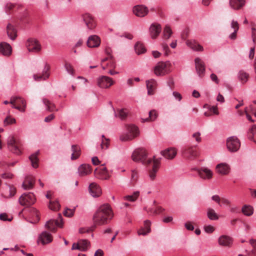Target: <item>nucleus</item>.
<instances>
[{
  "label": "nucleus",
  "instance_id": "1",
  "mask_svg": "<svg viewBox=\"0 0 256 256\" xmlns=\"http://www.w3.org/2000/svg\"><path fill=\"white\" fill-rule=\"evenodd\" d=\"M113 214L108 204L100 206L94 214L92 220L95 226L106 224L112 220Z\"/></svg>",
  "mask_w": 256,
  "mask_h": 256
},
{
  "label": "nucleus",
  "instance_id": "2",
  "mask_svg": "<svg viewBox=\"0 0 256 256\" xmlns=\"http://www.w3.org/2000/svg\"><path fill=\"white\" fill-rule=\"evenodd\" d=\"M147 152L146 150L142 148L136 149L132 155V160L135 162H140L143 164H150L152 160L151 159H148Z\"/></svg>",
  "mask_w": 256,
  "mask_h": 256
},
{
  "label": "nucleus",
  "instance_id": "3",
  "mask_svg": "<svg viewBox=\"0 0 256 256\" xmlns=\"http://www.w3.org/2000/svg\"><path fill=\"white\" fill-rule=\"evenodd\" d=\"M8 146L9 150L14 154L18 155L22 153V142L14 136H10L8 138Z\"/></svg>",
  "mask_w": 256,
  "mask_h": 256
},
{
  "label": "nucleus",
  "instance_id": "4",
  "mask_svg": "<svg viewBox=\"0 0 256 256\" xmlns=\"http://www.w3.org/2000/svg\"><path fill=\"white\" fill-rule=\"evenodd\" d=\"M171 64L169 62H158L154 68V73L157 76H164L170 72Z\"/></svg>",
  "mask_w": 256,
  "mask_h": 256
},
{
  "label": "nucleus",
  "instance_id": "5",
  "mask_svg": "<svg viewBox=\"0 0 256 256\" xmlns=\"http://www.w3.org/2000/svg\"><path fill=\"white\" fill-rule=\"evenodd\" d=\"M36 202L34 195L32 193L24 194L19 198V202L22 206H29Z\"/></svg>",
  "mask_w": 256,
  "mask_h": 256
},
{
  "label": "nucleus",
  "instance_id": "6",
  "mask_svg": "<svg viewBox=\"0 0 256 256\" xmlns=\"http://www.w3.org/2000/svg\"><path fill=\"white\" fill-rule=\"evenodd\" d=\"M128 132L132 134H126L122 135L120 136V140L121 141H128L136 137L138 134V128L134 125L130 124L128 126Z\"/></svg>",
  "mask_w": 256,
  "mask_h": 256
},
{
  "label": "nucleus",
  "instance_id": "7",
  "mask_svg": "<svg viewBox=\"0 0 256 256\" xmlns=\"http://www.w3.org/2000/svg\"><path fill=\"white\" fill-rule=\"evenodd\" d=\"M63 221L62 215L59 214L57 220H50L46 224V228L52 232H55L56 227L62 228Z\"/></svg>",
  "mask_w": 256,
  "mask_h": 256
},
{
  "label": "nucleus",
  "instance_id": "8",
  "mask_svg": "<svg viewBox=\"0 0 256 256\" xmlns=\"http://www.w3.org/2000/svg\"><path fill=\"white\" fill-rule=\"evenodd\" d=\"M226 146L229 150L236 152L240 148V144L236 137L232 136L228 139Z\"/></svg>",
  "mask_w": 256,
  "mask_h": 256
},
{
  "label": "nucleus",
  "instance_id": "9",
  "mask_svg": "<svg viewBox=\"0 0 256 256\" xmlns=\"http://www.w3.org/2000/svg\"><path fill=\"white\" fill-rule=\"evenodd\" d=\"M94 174L98 178L101 180H108L110 178L108 170L104 164L95 169Z\"/></svg>",
  "mask_w": 256,
  "mask_h": 256
},
{
  "label": "nucleus",
  "instance_id": "10",
  "mask_svg": "<svg viewBox=\"0 0 256 256\" xmlns=\"http://www.w3.org/2000/svg\"><path fill=\"white\" fill-rule=\"evenodd\" d=\"M101 65L103 70H106L107 68H114L116 66L113 56L110 54L102 60Z\"/></svg>",
  "mask_w": 256,
  "mask_h": 256
},
{
  "label": "nucleus",
  "instance_id": "11",
  "mask_svg": "<svg viewBox=\"0 0 256 256\" xmlns=\"http://www.w3.org/2000/svg\"><path fill=\"white\" fill-rule=\"evenodd\" d=\"M26 47L30 52H38L41 50L40 44L36 39H29L26 42Z\"/></svg>",
  "mask_w": 256,
  "mask_h": 256
},
{
  "label": "nucleus",
  "instance_id": "12",
  "mask_svg": "<svg viewBox=\"0 0 256 256\" xmlns=\"http://www.w3.org/2000/svg\"><path fill=\"white\" fill-rule=\"evenodd\" d=\"M182 153L184 157L189 159H194L198 156L196 147L194 146L183 148Z\"/></svg>",
  "mask_w": 256,
  "mask_h": 256
},
{
  "label": "nucleus",
  "instance_id": "13",
  "mask_svg": "<svg viewBox=\"0 0 256 256\" xmlns=\"http://www.w3.org/2000/svg\"><path fill=\"white\" fill-rule=\"evenodd\" d=\"M112 80L107 76H102L98 79V85L101 88H108L112 85Z\"/></svg>",
  "mask_w": 256,
  "mask_h": 256
},
{
  "label": "nucleus",
  "instance_id": "14",
  "mask_svg": "<svg viewBox=\"0 0 256 256\" xmlns=\"http://www.w3.org/2000/svg\"><path fill=\"white\" fill-rule=\"evenodd\" d=\"M133 12L137 16L144 17L148 14V8L144 5H137L134 7Z\"/></svg>",
  "mask_w": 256,
  "mask_h": 256
},
{
  "label": "nucleus",
  "instance_id": "15",
  "mask_svg": "<svg viewBox=\"0 0 256 256\" xmlns=\"http://www.w3.org/2000/svg\"><path fill=\"white\" fill-rule=\"evenodd\" d=\"M196 68L198 74L200 76L202 77L204 76L205 72V66L204 62L199 58L195 59Z\"/></svg>",
  "mask_w": 256,
  "mask_h": 256
},
{
  "label": "nucleus",
  "instance_id": "16",
  "mask_svg": "<svg viewBox=\"0 0 256 256\" xmlns=\"http://www.w3.org/2000/svg\"><path fill=\"white\" fill-rule=\"evenodd\" d=\"M152 168L150 170L149 176L151 180H154L156 176V173L157 172L160 163V159L155 158V156H154Z\"/></svg>",
  "mask_w": 256,
  "mask_h": 256
},
{
  "label": "nucleus",
  "instance_id": "17",
  "mask_svg": "<svg viewBox=\"0 0 256 256\" xmlns=\"http://www.w3.org/2000/svg\"><path fill=\"white\" fill-rule=\"evenodd\" d=\"M88 189L90 194L93 197H98L102 194L100 188L95 182L90 184Z\"/></svg>",
  "mask_w": 256,
  "mask_h": 256
},
{
  "label": "nucleus",
  "instance_id": "18",
  "mask_svg": "<svg viewBox=\"0 0 256 256\" xmlns=\"http://www.w3.org/2000/svg\"><path fill=\"white\" fill-rule=\"evenodd\" d=\"M52 240V235L47 232H43L38 236V242H40L43 245L50 243Z\"/></svg>",
  "mask_w": 256,
  "mask_h": 256
},
{
  "label": "nucleus",
  "instance_id": "19",
  "mask_svg": "<svg viewBox=\"0 0 256 256\" xmlns=\"http://www.w3.org/2000/svg\"><path fill=\"white\" fill-rule=\"evenodd\" d=\"M50 70V66L47 64H46L43 70L42 74L38 75L36 74H34V78L35 80L40 81L42 80H45L49 76L48 71Z\"/></svg>",
  "mask_w": 256,
  "mask_h": 256
},
{
  "label": "nucleus",
  "instance_id": "20",
  "mask_svg": "<svg viewBox=\"0 0 256 256\" xmlns=\"http://www.w3.org/2000/svg\"><path fill=\"white\" fill-rule=\"evenodd\" d=\"M160 153L166 158L172 160L176 156L177 151L175 148H170L161 151Z\"/></svg>",
  "mask_w": 256,
  "mask_h": 256
},
{
  "label": "nucleus",
  "instance_id": "21",
  "mask_svg": "<svg viewBox=\"0 0 256 256\" xmlns=\"http://www.w3.org/2000/svg\"><path fill=\"white\" fill-rule=\"evenodd\" d=\"M82 18L88 29L92 30L95 28L96 24L94 20L90 14H83Z\"/></svg>",
  "mask_w": 256,
  "mask_h": 256
},
{
  "label": "nucleus",
  "instance_id": "22",
  "mask_svg": "<svg viewBox=\"0 0 256 256\" xmlns=\"http://www.w3.org/2000/svg\"><path fill=\"white\" fill-rule=\"evenodd\" d=\"M162 28L160 24H152L150 28V36L152 38H156L160 34Z\"/></svg>",
  "mask_w": 256,
  "mask_h": 256
},
{
  "label": "nucleus",
  "instance_id": "23",
  "mask_svg": "<svg viewBox=\"0 0 256 256\" xmlns=\"http://www.w3.org/2000/svg\"><path fill=\"white\" fill-rule=\"evenodd\" d=\"M34 182L35 180L34 177L32 176H28L26 177L22 184V186L24 190H30L33 188Z\"/></svg>",
  "mask_w": 256,
  "mask_h": 256
},
{
  "label": "nucleus",
  "instance_id": "24",
  "mask_svg": "<svg viewBox=\"0 0 256 256\" xmlns=\"http://www.w3.org/2000/svg\"><path fill=\"white\" fill-rule=\"evenodd\" d=\"M100 43V38L96 35L90 36L87 40V46L90 48L98 47Z\"/></svg>",
  "mask_w": 256,
  "mask_h": 256
},
{
  "label": "nucleus",
  "instance_id": "25",
  "mask_svg": "<svg viewBox=\"0 0 256 256\" xmlns=\"http://www.w3.org/2000/svg\"><path fill=\"white\" fill-rule=\"evenodd\" d=\"M92 172L90 165L87 164H81L78 168V172L80 176H84L89 174Z\"/></svg>",
  "mask_w": 256,
  "mask_h": 256
},
{
  "label": "nucleus",
  "instance_id": "26",
  "mask_svg": "<svg viewBox=\"0 0 256 256\" xmlns=\"http://www.w3.org/2000/svg\"><path fill=\"white\" fill-rule=\"evenodd\" d=\"M12 47L10 44L5 42L0 44V53L4 56H10L12 53Z\"/></svg>",
  "mask_w": 256,
  "mask_h": 256
},
{
  "label": "nucleus",
  "instance_id": "27",
  "mask_svg": "<svg viewBox=\"0 0 256 256\" xmlns=\"http://www.w3.org/2000/svg\"><path fill=\"white\" fill-rule=\"evenodd\" d=\"M146 88L148 90V94L152 95L154 94V90H156L157 86V82L154 79H150L146 81Z\"/></svg>",
  "mask_w": 256,
  "mask_h": 256
},
{
  "label": "nucleus",
  "instance_id": "28",
  "mask_svg": "<svg viewBox=\"0 0 256 256\" xmlns=\"http://www.w3.org/2000/svg\"><path fill=\"white\" fill-rule=\"evenodd\" d=\"M218 243L220 246H230L232 243V239L228 236H222L219 238Z\"/></svg>",
  "mask_w": 256,
  "mask_h": 256
},
{
  "label": "nucleus",
  "instance_id": "29",
  "mask_svg": "<svg viewBox=\"0 0 256 256\" xmlns=\"http://www.w3.org/2000/svg\"><path fill=\"white\" fill-rule=\"evenodd\" d=\"M216 172L222 174H227L229 173L230 167L225 164H220L216 166Z\"/></svg>",
  "mask_w": 256,
  "mask_h": 256
},
{
  "label": "nucleus",
  "instance_id": "30",
  "mask_svg": "<svg viewBox=\"0 0 256 256\" xmlns=\"http://www.w3.org/2000/svg\"><path fill=\"white\" fill-rule=\"evenodd\" d=\"M198 172L200 177L204 179H210L212 175V172L207 168H202L198 170Z\"/></svg>",
  "mask_w": 256,
  "mask_h": 256
},
{
  "label": "nucleus",
  "instance_id": "31",
  "mask_svg": "<svg viewBox=\"0 0 256 256\" xmlns=\"http://www.w3.org/2000/svg\"><path fill=\"white\" fill-rule=\"evenodd\" d=\"M6 29L8 36L12 40H15L17 36V31L14 26L9 24L7 26Z\"/></svg>",
  "mask_w": 256,
  "mask_h": 256
},
{
  "label": "nucleus",
  "instance_id": "32",
  "mask_svg": "<svg viewBox=\"0 0 256 256\" xmlns=\"http://www.w3.org/2000/svg\"><path fill=\"white\" fill-rule=\"evenodd\" d=\"M42 102L46 107V110L50 112L58 110V109H56V105L48 99L44 98L42 99Z\"/></svg>",
  "mask_w": 256,
  "mask_h": 256
},
{
  "label": "nucleus",
  "instance_id": "33",
  "mask_svg": "<svg viewBox=\"0 0 256 256\" xmlns=\"http://www.w3.org/2000/svg\"><path fill=\"white\" fill-rule=\"evenodd\" d=\"M231 27L234 30V31L229 36V38L231 40H234L236 38V33L239 29V25L238 22L232 20L231 23Z\"/></svg>",
  "mask_w": 256,
  "mask_h": 256
},
{
  "label": "nucleus",
  "instance_id": "34",
  "mask_svg": "<svg viewBox=\"0 0 256 256\" xmlns=\"http://www.w3.org/2000/svg\"><path fill=\"white\" fill-rule=\"evenodd\" d=\"M72 153L71 156L72 160H76L80 155V148L78 145H72Z\"/></svg>",
  "mask_w": 256,
  "mask_h": 256
},
{
  "label": "nucleus",
  "instance_id": "35",
  "mask_svg": "<svg viewBox=\"0 0 256 256\" xmlns=\"http://www.w3.org/2000/svg\"><path fill=\"white\" fill-rule=\"evenodd\" d=\"M244 0H230V4L235 10L240 9L244 4Z\"/></svg>",
  "mask_w": 256,
  "mask_h": 256
},
{
  "label": "nucleus",
  "instance_id": "36",
  "mask_svg": "<svg viewBox=\"0 0 256 256\" xmlns=\"http://www.w3.org/2000/svg\"><path fill=\"white\" fill-rule=\"evenodd\" d=\"M238 78L242 84H245L248 80L249 74L243 70H241L238 73Z\"/></svg>",
  "mask_w": 256,
  "mask_h": 256
},
{
  "label": "nucleus",
  "instance_id": "37",
  "mask_svg": "<svg viewBox=\"0 0 256 256\" xmlns=\"http://www.w3.org/2000/svg\"><path fill=\"white\" fill-rule=\"evenodd\" d=\"M186 44L194 50L199 51H202L203 50L202 46L196 43L195 41L187 40Z\"/></svg>",
  "mask_w": 256,
  "mask_h": 256
},
{
  "label": "nucleus",
  "instance_id": "38",
  "mask_svg": "<svg viewBox=\"0 0 256 256\" xmlns=\"http://www.w3.org/2000/svg\"><path fill=\"white\" fill-rule=\"evenodd\" d=\"M39 154V151L36 152L35 153L31 154L29 156V159L31 162L32 166L34 168H36L38 167V156Z\"/></svg>",
  "mask_w": 256,
  "mask_h": 256
},
{
  "label": "nucleus",
  "instance_id": "39",
  "mask_svg": "<svg viewBox=\"0 0 256 256\" xmlns=\"http://www.w3.org/2000/svg\"><path fill=\"white\" fill-rule=\"evenodd\" d=\"M158 116V113L155 110H152L149 112V116L145 119L142 118V122H148L154 120Z\"/></svg>",
  "mask_w": 256,
  "mask_h": 256
},
{
  "label": "nucleus",
  "instance_id": "40",
  "mask_svg": "<svg viewBox=\"0 0 256 256\" xmlns=\"http://www.w3.org/2000/svg\"><path fill=\"white\" fill-rule=\"evenodd\" d=\"M208 218L212 220H218L219 218L218 214L215 212L214 210L212 208H208L207 210Z\"/></svg>",
  "mask_w": 256,
  "mask_h": 256
},
{
  "label": "nucleus",
  "instance_id": "41",
  "mask_svg": "<svg viewBox=\"0 0 256 256\" xmlns=\"http://www.w3.org/2000/svg\"><path fill=\"white\" fill-rule=\"evenodd\" d=\"M80 250L82 252H85L87 250L88 247L90 246V243L86 240H78Z\"/></svg>",
  "mask_w": 256,
  "mask_h": 256
},
{
  "label": "nucleus",
  "instance_id": "42",
  "mask_svg": "<svg viewBox=\"0 0 256 256\" xmlns=\"http://www.w3.org/2000/svg\"><path fill=\"white\" fill-rule=\"evenodd\" d=\"M134 49L138 54H140L144 53L146 50L144 45L140 42H138L134 46Z\"/></svg>",
  "mask_w": 256,
  "mask_h": 256
},
{
  "label": "nucleus",
  "instance_id": "43",
  "mask_svg": "<svg viewBox=\"0 0 256 256\" xmlns=\"http://www.w3.org/2000/svg\"><path fill=\"white\" fill-rule=\"evenodd\" d=\"M147 212L150 214L152 215H156L164 211V209L161 206H158L156 208V209H153L152 208H150L148 210H146Z\"/></svg>",
  "mask_w": 256,
  "mask_h": 256
},
{
  "label": "nucleus",
  "instance_id": "44",
  "mask_svg": "<svg viewBox=\"0 0 256 256\" xmlns=\"http://www.w3.org/2000/svg\"><path fill=\"white\" fill-rule=\"evenodd\" d=\"M16 102H20L22 104L23 107H26V102L23 98L18 96H13L10 98V104H14Z\"/></svg>",
  "mask_w": 256,
  "mask_h": 256
},
{
  "label": "nucleus",
  "instance_id": "45",
  "mask_svg": "<svg viewBox=\"0 0 256 256\" xmlns=\"http://www.w3.org/2000/svg\"><path fill=\"white\" fill-rule=\"evenodd\" d=\"M242 211L244 215L250 216L252 214L254 210L251 206L245 205L242 208Z\"/></svg>",
  "mask_w": 256,
  "mask_h": 256
},
{
  "label": "nucleus",
  "instance_id": "46",
  "mask_svg": "<svg viewBox=\"0 0 256 256\" xmlns=\"http://www.w3.org/2000/svg\"><path fill=\"white\" fill-rule=\"evenodd\" d=\"M248 138L250 140H253L256 144V125H254L248 132Z\"/></svg>",
  "mask_w": 256,
  "mask_h": 256
},
{
  "label": "nucleus",
  "instance_id": "47",
  "mask_svg": "<svg viewBox=\"0 0 256 256\" xmlns=\"http://www.w3.org/2000/svg\"><path fill=\"white\" fill-rule=\"evenodd\" d=\"M140 192L136 191L132 195H128L124 197V200L130 202H134L138 197Z\"/></svg>",
  "mask_w": 256,
  "mask_h": 256
},
{
  "label": "nucleus",
  "instance_id": "48",
  "mask_svg": "<svg viewBox=\"0 0 256 256\" xmlns=\"http://www.w3.org/2000/svg\"><path fill=\"white\" fill-rule=\"evenodd\" d=\"M48 207L52 210H59L60 208V204L57 200H50Z\"/></svg>",
  "mask_w": 256,
  "mask_h": 256
},
{
  "label": "nucleus",
  "instance_id": "49",
  "mask_svg": "<svg viewBox=\"0 0 256 256\" xmlns=\"http://www.w3.org/2000/svg\"><path fill=\"white\" fill-rule=\"evenodd\" d=\"M163 33L164 38L166 39H168L172 34V30L170 28V26H166L164 30Z\"/></svg>",
  "mask_w": 256,
  "mask_h": 256
},
{
  "label": "nucleus",
  "instance_id": "50",
  "mask_svg": "<svg viewBox=\"0 0 256 256\" xmlns=\"http://www.w3.org/2000/svg\"><path fill=\"white\" fill-rule=\"evenodd\" d=\"M64 68L67 71L68 73L72 75H74V69L72 66V65L69 63L68 62H64Z\"/></svg>",
  "mask_w": 256,
  "mask_h": 256
},
{
  "label": "nucleus",
  "instance_id": "51",
  "mask_svg": "<svg viewBox=\"0 0 256 256\" xmlns=\"http://www.w3.org/2000/svg\"><path fill=\"white\" fill-rule=\"evenodd\" d=\"M74 209L66 208L64 212V214L67 217H72L74 214Z\"/></svg>",
  "mask_w": 256,
  "mask_h": 256
},
{
  "label": "nucleus",
  "instance_id": "52",
  "mask_svg": "<svg viewBox=\"0 0 256 256\" xmlns=\"http://www.w3.org/2000/svg\"><path fill=\"white\" fill-rule=\"evenodd\" d=\"M16 122V120L14 118H12L10 116H8L4 120V124H10Z\"/></svg>",
  "mask_w": 256,
  "mask_h": 256
},
{
  "label": "nucleus",
  "instance_id": "53",
  "mask_svg": "<svg viewBox=\"0 0 256 256\" xmlns=\"http://www.w3.org/2000/svg\"><path fill=\"white\" fill-rule=\"evenodd\" d=\"M250 245L253 247V250L251 251L250 254L254 256L256 248V240L251 239L250 240Z\"/></svg>",
  "mask_w": 256,
  "mask_h": 256
},
{
  "label": "nucleus",
  "instance_id": "54",
  "mask_svg": "<svg viewBox=\"0 0 256 256\" xmlns=\"http://www.w3.org/2000/svg\"><path fill=\"white\" fill-rule=\"evenodd\" d=\"M150 224L151 222L148 220H146L144 222V228H145L147 232L149 233L150 232Z\"/></svg>",
  "mask_w": 256,
  "mask_h": 256
},
{
  "label": "nucleus",
  "instance_id": "55",
  "mask_svg": "<svg viewBox=\"0 0 256 256\" xmlns=\"http://www.w3.org/2000/svg\"><path fill=\"white\" fill-rule=\"evenodd\" d=\"M127 116V113L124 109L118 110V116L122 120L124 119Z\"/></svg>",
  "mask_w": 256,
  "mask_h": 256
},
{
  "label": "nucleus",
  "instance_id": "56",
  "mask_svg": "<svg viewBox=\"0 0 256 256\" xmlns=\"http://www.w3.org/2000/svg\"><path fill=\"white\" fill-rule=\"evenodd\" d=\"M0 220L3 221H11L12 218H8V215L6 213H2L0 214Z\"/></svg>",
  "mask_w": 256,
  "mask_h": 256
},
{
  "label": "nucleus",
  "instance_id": "57",
  "mask_svg": "<svg viewBox=\"0 0 256 256\" xmlns=\"http://www.w3.org/2000/svg\"><path fill=\"white\" fill-rule=\"evenodd\" d=\"M193 138H195V140L196 142H201V138H200V133L199 132H196L192 135Z\"/></svg>",
  "mask_w": 256,
  "mask_h": 256
},
{
  "label": "nucleus",
  "instance_id": "58",
  "mask_svg": "<svg viewBox=\"0 0 256 256\" xmlns=\"http://www.w3.org/2000/svg\"><path fill=\"white\" fill-rule=\"evenodd\" d=\"M8 163L6 162H0V168H1L4 171H6L8 169Z\"/></svg>",
  "mask_w": 256,
  "mask_h": 256
},
{
  "label": "nucleus",
  "instance_id": "59",
  "mask_svg": "<svg viewBox=\"0 0 256 256\" xmlns=\"http://www.w3.org/2000/svg\"><path fill=\"white\" fill-rule=\"evenodd\" d=\"M204 229L207 233H212L214 230V228L210 225L205 226Z\"/></svg>",
  "mask_w": 256,
  "mask_h": 256
},
{
  "label": "nucleus",
  "instance_id": "60",
  "mask_svg": "<svg viewBox=\"0 0 256 256\" xmlns=\"http://www.w3.org/2000/svg\"><path fill=\"white\" fill-rule=\"evenodd\" d=\"M104 138L105 140H102L101 143V147L102 149H106L108 148L109 144L108 140L106 139V138Z\"/></svg>",
  "mask_w": 256,
  "mask_h": 256
},
{
  "label": "nucleus",
  "instance_id": "61",
  "mask_svg": "<svg viewBox=\"0 0 256 256\" xmlns=\"http://www.w3.org/2000/svg\"><path fill=\"white\" fill-rule=\"evenodd\" d=\"M132 180L134 182H136L138 179V174L136 170H132V176H131Z\"/></svg>",
  "mask_w": 256,
  "mask_h": 256
},
{
  "label": "nucleus",
  "instance_id": "62",
  "mask_svg": "<svg viewBox=\"0 0 256 256\" xmlns=\"http://www.w3.org/2000/svg\"><path fill=\"white\" fill-rule=\"evenodd\" d=\"M186 228L189 230H193L194 229V226L192 224L191 222H188L185 224Z\"/></svg>",
  "mask_w": 256,
  "mask_h": 256
},
{
  "label": "nucleus",
  "instance_id": "63",
  "mask_svg": "<svg viewBox=\"0 0 256 256\" xmlns=\"http://www.w3.org/2000/svg\"><path fill=\"white\" fill-rule=\"evenodd\" d=\"M212 198L213 200L218 203L220 206H222V204H220V200L222 198H220L218 195L213 196Z\"/></svg>",
  "mask_w": 256,
  "mask_h": 256
},
{
  "label": "nucleus",
  "instance_id": "64",
  "mask_svg": "<svg viewBox=\"0 0 256 256\" xmlns=\"http://www.w3.org/2000/svg\"><path fill=\"white\" fill-rule=\"evenodd\" d=\"M13 174L10 172H5L2 174V178H12Z\"/></svg>",
  "mask_w": 256,
  "mask_h": 256
}]
</instances>
